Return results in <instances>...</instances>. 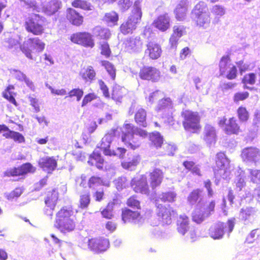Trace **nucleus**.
I'll list each match as a JSON object with an SVG mask.
<instances>
[{
	"label": "nucleus",
	"mask_w": 260,
	"mask_h": 260,
	"mask_svg": "<svg viewBox=\"0 0 260 260\" xmlns=\"http://www.w3.org/2000/svg\"><path fill=\"white\" fill-rule=\"evenodd\" d=\"M147 136L145 131L127 123L123 126L121 139L127 147L134 150L140 146L141 139Z\"/></svg>",
	"instance_id": "f257e3e1"
},
{
	"label": "nucleus",
	"mask_w": 260,
	"mask_h": 260,
	"mask_svg": "<svg viewBox=\"0 0 260 260\" xmlns=\"http://www.w3.org/2000/svg\"><path fill=\"white\" fill-rule=\"evenodd\" d=\"M74 212L71 207H62L56 214L54 226L60 232L66 233L73 231L75 222L73 219Z\"/></svg>",
	"instance_id": "f03ea898"
},
{
	"label": "nucleus",
	"mask_w": 260,
	"mask_h": 260,
	"mask_svg": "<svg viewBox=\"0 0 260 260\" xmlns=\"http://www.w3.org/2000/svg\"><path fill=\"white\" fill-rule=\"evenodd\" d=\"M115 130H111L106 134L102 139L101 143L98 145L99 148L103 151L104 154L107 156H115L119 158H123L126 152L124 148L117 147L116 149L111 148V144L113 140Z\"/></svg>",
	"instance_id": "7ed1b4c3"
},
{
	"label": "nucleus",
	"mask_w": 260,
	"mask_h": 260,
	"mask_svg": "<svg viewBox=\"0 0 260 260\" xmlns=\"http://www.w3.org/2000/svg\"><path fill=\"white\" fill-rule=\"evenodd\" d=\"M142 15L140 2L136 1L131 15L127 20L120 25V31L124 35L132 33L136 28L137 24L140 22Z\"/></svg>",
	"instance_id": "20e7f679"
},
{
	"label": "nucleus",
	"mask_w": 260,
	"mask_h": 260,
	"mask_svg": "<svg viewBox=\"0 0 260 260\" xmlns=\"http://www.w3.org/2000/svg\"><path fill=\"white\" fill-rule=\"evenodd\" d=\"M235 218H231L226 223L218 222L213 224L209 230V235L213 239H220L226 231L229 235L234 228Z\"/></svg>",
	"instance_id": "39448f33"
},
{
	"label": "nucleus",
	"mask_w": 260,
	"mask_h": 260,
	"mask_svg": "<svg viewBox=\"0 0 260 260\" xmlns=\"http://www.w3.org/2000/svg\"><path fill=\"white\" fill-rule=\"evenodd\" d=\"M45 46V43L38 38H29L23 42L20 46V49L27 58L32 59L31 55L32 51L36 50L38 52H42Z\"/></svg>",
	"instance_id": "423d86ee"
},
{
	"label": "nucleus",
	"mask_w": 260,
	"mask_h": 260,
	"mask_svg": "<svg viewBox=\"0 0 260 260\" xmlns=\"http://www.w3.org/2000/svg\"><path fill=\"white\" fill-rule=\"evenodd\" d=\"M216 164L218 168L215 171L216 177L220 176L224 179H228L231 175L230 161L223 153L217 154Z\"/></svg>",
	"instance_id": "0eeeda50"
},
{
	"label": "nucleus",
	"mask_w": 260,
	"mask_h": 260,
	"mask_svg": "<svg viewBox=\"0 0 260 260\" xmlns=\"http://www.w3.org/2000/svg\"><path fill=\"white\" fill-rule=\"evenodd\" d=\"M184 128L189 131H194L200 128V117L197 112L185 111L183 112Z\"/></svg>",
	"instance_id": "6e6552de"
},
{
	"label": "nucleus",
	"mask_w": 260,
	"mask_h": 260,
	"mask_svg": "<svg viewBox=\"0 0 260 260\" xmlns=\"http://www.w3.org/2000/svg\"><path fill=\"white\" fill-rule=\"evenodd\" d=\"M26 29L35 35L42 34L44 30L42 20L38 14H35L28 18L25 22Z\"/></svg>",
	"instance_id": "1a4fd4ad"
},
{
	"label": "nucleus",
	"mask_w": 260,
	"mask_h": 260,
	"mask_svg": "<svg viewBox=\"0 0 260 260\" xmlns=\"http://www.w3.org/2000/svg\"><path fill=\"white\" fill-rule=\"evenodd\" d=\"M241 155L243 160L247 164L256 165L260 162V151L255 147L243 149Z\"/></svg>",
	"instance_id": "9d476101"
},
{
	"label": "nucleus",
	"mask_w": 260,
	"mask_h": 260,
	"mask_svg": "<svg viewBox=\"0 0 260 260\" xmlns=\"http://www.w3.org/2000/svg\"><path fill=\"white\" fill-rule=\"evenodd\" d=\"M109 242L106 238H94L88 240V248L95 253H101L109 248Z\"/></svg>",
	"instance_id": "9b49d317"
},
{
	"label": "nucleus",
	"mask_w": 260,
	"mask_h": 260,
	"mask_svg": "<svg viewBox=\"0 0 260 260\" xmlns=\"http://www.w3.org/2000/svg\"><path fill=\"white\" fill-rule=\"evenodd\" d=\"M131 184L136 192L146 195L149 194V187L145 176L140 175L134 178L131 181Z\"/></svg>",
	"instance_id": "f8f14e48"
},
{
	"label": "nucleus",
	"mask_w": 260,
	"mask_h": 260,
	"mask_svg": "<svg viewBox=\"0 0 260 260\" xmlns=\"http://www.w3.org/2000/svg\"><path fill=\"white\" fill-rule=\"evenodd\" d=\"M139 77L143 80L157 82L160 78V72L154 67L145 66L140 70Z\"/></svg>",
	"instance_id": "ddd939ff"
},
{
	"label": "nucleus",
	"mask_w": 260,
	"mask_h": 260,
	"mask_svg": "<svg viewBox=\"0 0 260 260\" xmlns=\"http://www.w3.org/2000/svg\"><path fill=\"white\" fill-rule=\"evenodd\" d=\"M71 40L74 43L82 45L90 48L94 46L92 36L87 32H79L73 34L71 37Z\"/></svg>",
	"instance_id": "4468645a"
},
{
	"label": "nucleus",
	"mask_w": 260,
	"mask_h": 260,
	"mask_svg": "<svg viewBox=\"0 0 260 260\" xmlns=\"http://www.w3.org/2000/svg\"><path fill=\"white\" fill-rule=\"evenodd\" d=\"M124 48L129 53H138L142 50L143 42L139 37L127 38L124 42Z\"/></svg>",
	"instance_id": "2eb2a0df"
},
{
	"label": "nucleus",
	"mask_w": 260,
	"mask_h": 260,
	"mask_svg": "<svg viewBox=\"0 0 260 260\" xmlns=\"http://www.w3.org/2000/svg\"><path fill=\"white\" fill-rule=\"evenodd\" d=\"M122 219L124 223L132 222L138 224H141L144 221V219L139 212L133 211L128 209L123 210Z\"/></svg>",
	"instance_id": "dca6fc26"
},
{
	"label": "nucleus",
	"mask_w": 260,
	"mask_h": 260,
	"mask_svg": "<svg viewBox=\"0 0 260 260\" xmlns=\"http://www.w3.org/2000/svg\"><path fill=\"white\" fill-rule=\"evenodd\" d=\"M173 31L169 40V44L171 49H175L179 39L185 33V28L183 25H175Z\"/></svg>",
	"instance_id": "f3484780"
},
{
	"label": "nucleus",
	"mask_w": 260,
	"mask_h": 260,
	"mask_svg": "<svg viewBox=\"0 0 260 260\" xmlns=\"http://www.w3.org/2000/svg\"><path fill=\"white\" fill-rule=\"evenodd\" d=\"M161 46L157 43L150 42L147 45V49L145 53L150 59L155 60L158 59L161 54Z\"/></svg>",
	"instance_id": "a211bd4d"
},
{
	"label": "nucleus",
	"mask_w": 260,
	"mask_h": 260,
	"mask_svg": "<svg viewBox=\"0 0 260 260\" xmlns=\"http://www.w3.org/2000/svg\"><path fill=\"white\" fill-rule=\"evenodd\" d=\"M188 3L187 0H181L177 5L174 13L175 18L178 21H183L185 19L188 11Z\"/></svg>",
	"instance_id": "6ab92c4d"
},
{
	"label": "nucleus",
	"mask_w": 260,
	"mask_h": 260,
	"mask_svg": "<svg viewBox=\"0 0 260 260\" xmlns=\"http://www.w3.org/2000/svg\"><path fill=\"white\" fill-rule=\"evenodd\" d=\"M39 166L45 171L49 173L54 170L57 166V162L53 157L45 156L40 158Z\"/></svg>",
	"instance_id": "aec40b11"
},
{
	"label": "nucleus",
	"mask_w": 260,
	"mask_h": 260,
	"mask_svg": "<svg viewBox=\"0 0 260 260\" xmlns=\"http://www.w3.org/2000/svg\"><path fill=\"white\" fill-rule=\"evenodd\" d=\"M170 18L168 14L159 15L153 22V26L161 31H165L170 27Z\"/></svg>",
	"instance_id": "412c9836"
},
{
	"label": "nucleus",
	"mask_w": 260,
	"mask_h": 260,
	"mask_svg": "<svg viewBox=\"0 0 260 260\" xmlns=\"http://www.w3.org/2000/svg\"><path fill=\"white\" fill-rule=\"evenodd\" d=\"M203 140L208 145H212L216 141V133L215 128L210 124H206L203 132Z\"/></svg>",
	"instance_id": "4be33fe9"
},
{
	"label": "nucleus",
	"mask_w": 260,
	"mask_h": 260,
	"mask_svg": "<svg viewBox=\"0 0 260 260\" xmlns=\"http://www.w3.org/2000/svg\"><path fill=\"white\" fill-rule=\"evenodd\" d=\"M58 199V192L56 190L53 189L52 192H49L45 200V204L49 209H47L48 212L46 214L50 216L53 215V210L54 209Z\"/></svg>",
	"instance_id": "5701e85b"
},
{
	"label": "nucleus",
	"mask_w": 260,
	"mask_h": 260,
	"mask_svg": "<svg viewBox=\"0 0 260 260\" xmlns=\"http://www.w3.org/2000/svg\"><path fill=\"white\" fill-rule=\"evenodd\" d=\"M171 212H173V211H171L170 208H167L162 206H158L157 215L159 219L164 224L169 225L171 223Z\"/></svg>",
	"instance_id": "b1692460"
},
{
	"label": "nucleus",
	"mask_w": 260,
	"mask_h": 260,
	"mask_svg": "<svg viewBox=\"0 0 260 260\" xmlns=\"http://www.w3.org/2000/svg\"><path fill=\"white\" fill-rule=\"evenodd\" d=\"M61 2L58 0H52L42 8L43 12L46 15L51 16L55 14L60 8Z\"/></svg>",
	"instance_id": "393cba45"
},
{
	"label": "nucleus",
	"mask_w": 260,
	"mask_h": 260,
	"mask_svg": "<svg viewBox=\"0 0 260 260\" xmlns=\"http://www.w3.org/2000/svg\"><path fill=\"white\" fill-rule=\"evenodd\" d=\"M67 18L72 24L76 26L80 25L83 21L82 16L72 8L68 9Z\"/></svg>",
	"instance_id": "a878e982"
},
{
	"label": "nucleus",
	"mask_w": 260,
	"mask_h": 260,
	"mask_svg": "<svg viewBox=\"0 0 260 260\" xmlns=\"http://www.w3.org/2000/svg\"><path fill=\"white\" fill-rule=\"evenodd\" d=\"M224 131L228 135H237L241 132L240 126L237 122L236 119L234 117L230 118L227 121Z\"/></svg>",
	"instance_id": "bb28decb"
},
{
	"label": "nucleus",
	"mask_w": 260,
	"mask_h": 260,
	"mask_svg": "<svg viewBox=\"0 0 260 260\" xmlns=\"http://www.w3.org/2000/svg\"><path fill=\"white\" fill-rule=\"evenodd\" d=\"M140 161V156L138 154H134L129 157L127 160L123 161L121 162V166L124 169L132 171L135 169Z\"/></svg>",
	"instance_id": "cd10ccee"
},
{
	"label": "nucleus",
	"mask_w": 260,
	"mask_h": 260,
	"mask_svg": "<svg viewBox=\"0 0 260 260\" xmlns=\"http://www.w3.org/2000/svg\"><path fill=\"white\" fill-rule=\"evenodd\" d=\"M198 26L203 28H207L210 23V17L209 13H204L192 16Z\"/></svg>",
	"instance_id": "c85d7f7f"
},
{
	"label": "nucleus",
	"mask_w": 260,
	"mask_h": 260,
	"mask_svg": "<svg viewBox=\"0 0 260 260\" xmlns=\"http://www.w3.org/2000/svg\"><path fill=\"white\" fill-rule=\"evenodd\" d=\"M150 185L151 188L154 189L160 184L163 178L162 172L160 170L156 169L150 174Z\"/></svg>",
	"instance_id": "c756f323"
},
{
	"label": "nucleus",
	"mask_w": 260,
	"mask_h": 260,
	"mask_svg": "<svg viewBox=\"0 0 260 260\" xmlns=\"http://www.w3.org/2000/svg\"><path fill=\"white\" fill-rule=\"evenodd\" d=\"M189 219L185 215H180L177 220V231L182 235L189 230Z\"/></svg>",
	"instance_id": "7c9ffc66"
},
{
	"label": "nucleus",
	"mask_w": 260,
	"mask_h": 260,
	"mask_svg": "<svg viewBox=\"0 0 260 260\" xmlns=\"http://www.w3.org/2000/svg\"><path fill=\"white\" fill-rule=\"evenodd\" d=\"M172 108L173 104L171 100L169 98H167L159 101L155 109L157 112L165 111H167L169 114H172Z\"/></svg>",
	"instance_id": "2f4dec72"
},
{
	"label": "nucleus",
	"mask_w": 260,
	"mask_h": 260,
	"mask_svg": "<svg viewBox=\"0 0 260 260\" xmlns=\"http://www.w3.org/2000/svg\"><path fill=\"white\" fill-rule=\"evenodd\" d=\"M126 92L125 88L118 85H115L113 88L112 99L116 102L121 103L122 99Z\"/></svg>",
	"instance_id": "473e14b6"
},
{
	"label": "nucleus",
	"mask_w": 260,
	"mask_h": 260,
	"mask_svg": "<svg viewBox=\"0 0 260 260\" xmlns=\"http://www.w3.org/2000/svg\"><path fill=\"white\" fill-rule=\"evenodd\" d=\"M146 118V111L145 110L141 108L138 109L135 116V119L136 123L141 126L146 127L147 122Z\"/></svg>",
	"instance_id": "72a5a7b5"
},
{
	"label": "nucleus",
	"mask_w": 260,
	"mask_h": 260,
	"mask_svg": "<svg viewBox=\"0 0 260 260\" xmlns=\"http://www.w3.org/2000/svg\"><path fill=\"white\" fill-rule=\"evenodd\" d=\"M208 216V212H204L202 208L196 209L192 213V220L197 223L203 222Z\"/></svg>",
	"instance_id": "f704fd0d"
},
{
	"label": "nucleus",
	"mask_w": 260,
	"mask_h": 260,
	"mask_svg": "<svg viewBox=\"0 0 260 260\" xmlns=\"http://www.w3.org/2000/svg\"><path fill=\"white\" fill-rule=\"evenodd\" d=\"M104 159L102 158L100 154L93 152L92 154L89 156L88 163L92 166L95 165L98 168L102 169Z\"/></svg>",
	"instance_id": "c9c22d12"
},
{
	"label": "nucleus",
	"mask_w": 260,
	"mask_h": 260,
	"mask_svg": "<svg viewBox=\"0 0 260 260\" xmlns=\"http://www.w3.org/2000/svg\"><path fill=\"white\" fill-rule=\"evenodd\" d=\"M94 35L100 39L107 40L111 36V32L108 28L96 26L93 30Z\"/></svg>",
	"instance_id": "e433bc0d"
},
{
	"label": "nucleus",
	"mask_w": 260,
	"mask_h": 260,
	"mask_svg": "<svg viewBox=\"0 0 260 260\" xmlns=\"http://www.w3.org/2000/svg\"><path fill=\"white\" fill-rule=\"evenodd\" d=\"M256 212L254 208L247 207L243 208L240 210L239 218L244 221L249 220L251 216H253Z\"/></svg>",
	"instance_id": "4c0bfd02"
},
{
	"label": "nucleus",
	"mask_w": 260,
	"mask_h": 260,
	"mask_svg": "<svg viewBox=\"0 0 260 260\" xmlns=\"http://www.w3.org/2000/svg\"><path fill=\"white\" fill-rule=\"evenodd\" d=\"M231 60L229 56H223L220 59L219 63V71L221 75H223L228 71L232 66Z\"/></svg>",
	"instance_id": "58836bf2"
},
{
	"label": "nucleus",
	"mask_w": 260,
	"mask_h": 260,
	"mask_svg": "<svg viewBox=\"0 0 260 260\" xmlns=\"http://www.w3.org/2000/svg\"><path fill=\"white\" fill-rule=\"evenodd\" d=\"M201 193L202 190L199 189L193 190L188 196L187 202L191 205L196 204L199 199L201 200L200 199ZM198 206L200 207L202 204L201 200H200Z\"/></svg>",
	"instance_id": "ea45409f"
},
{
	"label": "nucleus",
	"mask_w": 260,
	"mask_h": 260,
	"mask_svg": "<svg viewBox=\"0 0 260 260\" xmlns=\"http://www.w3.org/2000/svg\"><path fill=\"white\" fill-rule=\"evenodd\" d=\"M118 18V15L117 13L114 11H111L105 14L104 20L107 22L109 25L113 26L117 24Z\"/></svg>",
	"instance_id": "a19ab883"
},
{
	"label": "nucleus",
	"mask_w": 260,
	"mask_h": 260,
	"mask_svg": "<svg viewBox=\"0 0 260 260\" xmlns=\"http://www.w3.org/2000/svg\"><path fill=\"white\" fill-rule=\"evenodd\" d=\"M211 12L216 18H219L225 14L226 9L223 6L215 5L211 8Z\"/></svg>",
	"instance_id": "79ce46f5"
},
{
	"label": "nucleus",
	"mask_w": 260,
	"mask_h": 260,
	"mask_svg": "<svg viewBox=\"0 0 260 260\" xmlns=\"http://www.w3.org/2000/svg\"><path fill=\"white\" fill-rule=\"evenodd\" d=\"M204 13H208L207 11V5L204 2L201 1L194 6L192 11V15L194 16Z\"/></svg>",
	"instance_id": "37998d69"
},
{
	"label": "nucleus",
	"mask_w": 260,
	"mask_h": 260,
	"mask_svg": "<svg viewBox=\"0 0 260 260\" xmlns=\"http://www.w3.org/2000/svg\"><path fill=\"white\" fill-rule=\"evenodd\" d=\"M150 139L153 145L158 148L163 145V139L160 134L158 132L152 133L150 135Z\"/></svg>",
	"instance_id": "c03bdc74"
},
{
	"label": "nucleus",
	"mask_w": 260,
	"mask_h": 260,
	"mask_svg": "<svg viewBox=\"0 0 260 260\" xmlns=\"http://www.w3.org/2000/svg\"><path fill=\"white\" fill-rule=\"evenodd\" d=\"M177 194L174 191H167L160 194L159 198L163 202H173L176 199Z\"/></svg>",
	"instance_id": "a18cd8bd"
},
{
	"label": "nucleus",
	"mask_w": 260,
	"mask_h": 260,
	"mask_svg": "<svg viewBox=\"0 0 260 260\" xmlns=\"http://www.w3.org/2000/svg\"><path fill=\"white\" fill-rule=\"evenodd\" d=\"M247 171L249 174L248 178L251 182L254 183L260 182V170L248 169Z\"/></svg>",
	"instance_id": "49530a36"
},
{
	"label": "nucleus",
	"mask_w": 260,
	"mask_h": 260,
	"mask_svg": "<svg viewBox=\"0 0 260 260\" xmlns=\"http://www.w3.org/2000/svg\"><path fill=\"white\" fill-rule=\"evenodd\" d=\"M162 96V92L159 90H156L151 92L148 97L146 96L145 98L147 105H151L155 101L161 98Z\"/></svg>",
	"instance_id": "de8ad7c7"
},
{
	"label": "nucleus",
	"mask_w": 260,
	"mask_h": 260,
	"mask_svg": "<svg viewBox=\"0 0 260 260\" xmlns=\"http://www.w3.org/2000/svg\"><path fill=\"white\" fill-rule=\"evenodd\" d=\"M82 77L86 81H91L93 80L95 76V72L93 68L91 66L87 67L84 72L81 74Z\"/></svg>",
	"instance_id": "09e8293b"
},
{
	"label": "nucleus",
	"mask_w": 260,
	"mask_h": 260,
	"mask_svg": "<svg viewBox=\"0 0 260 260\" xmlns=\"http://www.w3.org/2000/svg\"><path fill=\"white\" fill-rule=\"evenodd\" d=\"M102 65L105 67L107 72L110 75L111 78L114 80L116 77L115 69L114 66L108 61H102Z\"/></svg>",
	"instance_id": "8fccbe9b"
},
{
	"label": "nucleus",
	"mask_w": 260,
	"mask_h": 260,
	"mask_svg": "<svg viewBox=\"0 0 260 260\" xmlns=\"http://www.w3.org/2000/svg\"><path fill=\"white\" fill-rule=\"evenodd\" d=\"M235 183L236 190L239 191L242 190V188L246 185L244 175L240 174L235 179Z\"/></svg>",
	"instance_id": "3c124183"
},
{
	"label": "nucleus",
	"mask_w": 260,
	"mask_h": 260,
	"mask_svg": "<svg viewBox=\"0 0 260 260\" xmlns=\"http://www.w3.org/2000/svg\"><path fill=\"white\" fill-rule=\"evenodd\" d=\"M72 5L74 7L80 8L85 10H89L92 9L91 8V6L89 4H88L85 1L81 0H75L72 3Z\"/></svg>",
	"instance_id": "603ef678"
},
{
	"label": "nucleus",
	"mask_w": 260,
	"mask_h": 260,
	"mask_svg": "<svg viewBox=\"0 0 260 260\" xmlns=\"http://www.w3.org/2000/svg\"><path fill=\"white\" fill-rule=\"evenodd\" d=\"M183 166L187 169L191 171L192 173L198 175H200V170L199 168L194 165L193 161H186L183 162Z\"/></svg>",
	"instance_id": "864d4df0"
},
{
	"label": "nucleus",
	"mask_w": 260,
	"mask_h": 260,
	"mask_svg": "<svg viewBox=\"0 0 260 260\" xmlns=\"http://www.w3.org/2000/svg\"><path fill=\"white\" fill-rule=\"evenodd\" d=\"M103 183V181L101 178L93 176L89 180L88 186L90 188L95 189L98 186L102 185Z\"/></svg>",
	"instance_id": "5fc2aeb1"
},
{
	"label": "nucleus",
	"mask_w": 260,
	"mask_h": 260,
	"mask_svg": "<svg viewBox=\"0 0 260 260\" xmlns=\"http://www.w3.org/2000/svg\"><path fill=\"white\" fill-rule=\"evenodd\" d=\"M256 74L253 73H250L246 74L242 80V82L244 84L253 85L256 81Z\"/></svg>",
	"instance_id": "6e6d98bb"
},
{
	"label": "nucleus",
	"mask_w": 260,
	"mask_h": 260,
	"mask_svg": "<svg viewBox=\"0 0 260 260\" xmlns=\"http://www.w3.org/2000/svg\"><path fill=\"white\" fill-rule=\"evenodd\" d=\"M162 146L165 150L164 151L161 152L163 154L168 155H174V152L176 149V147L175 145L168 143H165L163 144Z\"/></svg>",
	"instance_id": "4d7b16f0"
},
{
	"label": "nucleus",
	"mask_w": 260,
	"mask_h": 260,
	"mask_svg": "<svg viewBox=\"0 0 260 260\" xmlns=\"http://www.w3.org/2000/svg\"><path fill=\"white\" fill-rule=\"evenodd\" d=\"M114 182L117 189L119 190L126 187L128 185L127 180L125 177L118 178L114 181Z\"/></svg>",
	"instance_id": "13d9d810"
},
{
	"label": "nucleus",
	"mask_w": 260,
	"mask_h": 260,
	"mask_svg": "<svg viewBox=\"0 0 260 260\" xmlns=\"http://www.w3.org/2000/svg\"><path fill=\"white\" fill-rule=\"evenodd\" d=\"M238 117L241 121L245 122L247 121L249 117V114L245 108L240 107L238 111Z\"/></svg>",
	"instance_id": "bf43d9fd"
},
{
	"label": "nucleus",
	"mask_w": 260,
	"mask_h": 260,
	"mask_svg": "<svg viewBox=\"0 0 260 260\" xmlns=\"http://www.w3.org/2000/svg\"><path fill=\"white\" fill-rule=\"evenodd\" d=\"M101 54L106 57H109L111 54L109 45L106 41H101L100 43Z\"/></svg>",
	"instance_id": "052dcab7"
},
{
	"label": "nucleus",
	"mask_w": 260,
	"mask_h": 260,
	"mask_svg": "<svg viewBox=\"0 0 260 260\" xmlns=\"http://www.w3.org/2000/svg\"><path fill=\"white\" fill-rule=\"evenodd\" d=\"M83 95V91L79 88H75L69 92V97L76 96L77 101H79Z\"/></svg>",
	"instance_id": "680f3d73"
},
{
	"label": "nucleus",
	"mask_w": 260,
	"mask_h": 260,
	"mask_svg": "<svg viewBox=\"0 0 260 260\" xmlns=\"http://www.w3.org/2000/svg\"><path fill=\"white\" fill-rule=\"evenodd\" d=\"M132 2L130 0H120L118 2V7L122 12L127 10L131 6Z\"/></svg>",
	"instance_id": "e2e57ef3"
},
{
	"label": "nucleus",
	"mask_w": 260,
	"mask_h": 260,
	"mask_svg": "<svg viewBox=\"0 0 260 260\" xmlns=\"http://www.w3.org/2000/svg\"><path fill=\"white\" fill-rule=\"evenodd\" d=\"M13 87L12 86H9L7 87V91L6 92H3V96L7 100H8L10 103L13 104L15 106H17V102L13 97V96L9 92V90L11 89H13Z\"/></svg>",
	"instance_id": "0e129e2a"
},
{
	"label": "nucleus",
	"mask_w": 260,
	"mask_h": 260,
	"mask_svg": "<svg viewBox=\"0 0 260 260\" xmlns=\"http://www.w3.org/2000/svg\"><path fill=\"white\" fill-rule=\"evenodd\" d=\"M215 205V201L212 200L206 205H204L203 207H201V208L203 209L204 212L208 213V216H209L211 215V212L214 211Z\"/></svg>",
	"instance_id": "69168bd1"
},
{
	"label": "nucleus",
	"mask_w": 260,
	"mask_h": 260,
	"mask_svg": "<svg viewBox=\"0 0 260 260\" xmlns=\"http://www.w3.org/2000/svg\"><path fill=\"white\" fill-rule=\"evenodd\" d=\"M22 175L29 172H34L35 169L30 163H26L23 164L20 167Z\"/></svg>",
	"instance_id": "338daca9"
},
{
	"label": "nucleus",
	"mask_w": 260,
	"mask_h": 260,
	"mask_svg": "<svg viewBox=\"0 0 260 260\" xmlns=\"http://www.w3.org/2000/svg\"><path fill=\"white\" fill-rule=\"evenodd\" d=\"M248 96L249 93L248 92H237L234 95V101L235 103H238L240 101L245 100Z\"/></svg>",
	"instance_id": "774afa93"
}]
</instances>
